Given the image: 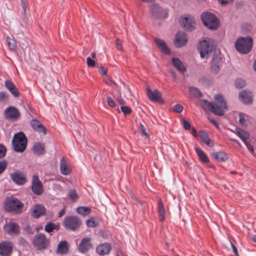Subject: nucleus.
Instances as JSON below:
<instances>
[{"label":"nucleus","mask_w":256,"mask_h":256,"mask_svg":"<svg viewBox=\"0 0 256 256\" xmlns=\"http://www.w3.org/2000/svg\"><path fill=\"white\" fill-rule=\"evenodd\" d=\"M174 110L177 113H180L183 110V106L180 104H176L174 106Z\"/></svg>","instance_id":"obj_51"},{"label":"nucleus","mask_w":256,"mask_h":256,"mask_svg":"<svg viewBox=\"0 0 256 256\" xmlns=\"http://www.w3.org/2000/svg\"><path fill=\"white\" fill-rule=\"evenodd\" d=\"M30 124L32 128L35 130L38 128H40L41 124H42L38 120L34 119H33L30 121Z\"/></svg>","instance_id":"obj_43"},{"label":"nucleus","mask_w":256,"mask_h":256,"mask_svg":"<svg viewBox=\"0 0 256 256\" xmlns=\"http://www.w3.org/2000/svg\"><path fill=\"white\" fill-rule=\"evenodd\" d=\"M147 94L148 98L152 102H158L161 98V93L157 90L152 91L150 89L147 88Z\"/></svg>","instance_id":"obj_23"},{"label":"nucleus","mask_w":256,"mask_h":256,"mask_svg":"<svg viewBox=\"0 0 256 256\" xmlns=\"http://www.w3.org/2000/svg\"><path fill=\"white\" fill-rule=\"evenodd\" d=\"M25 230H26L28 233H30L31 232V228L30 226H27L25 228Z\"/></svg>","instance_id":"obj_64"},{"label":"nucleus","mask_w":256,"mask_h":256,"mask_svg":"<svg viewBox=\"0 0 256 256\" xmlns=\"http://www.w3.org/2000/svg\"><path fill=\"white\" fill-rule=\"evenodd\" d=\"M12 244L10 241H3L0 242V256H10L12 252Z\"/></svg>","instance_id":"obj_13"},{"label":"nucleus","mask_w":256,"mask_h":256,"mask_svg":"<svg viewBox=\"0 0 256 256\" xmlns=\"http://www.w3.org/2000/svg\"><path fill=\"white\" fill-rule=\"evenodd\" d=\"M68 245L66 240L60 241L58 244L56 248V253L64 254L68 253Z\"/></svg>","instance_id":"obj_25"},{"label":"nucleus","mask_w":256,"mask_h":256,"mask_svg":"<svg viewBox=\"0 0 256 256\" xmlns=\"http://www.w3.org/2000/svg\"><path fill=\"white\" fill-rule=\"evenodd\" d=\"M76 211L78 214L82 216H86L90 213L91 210L89 207L80 206L77 208Z\"/></svg>","instance_id":"obj_33"},{"label":"nucleus","mask_w":256,"mask_h":256,"mask_svg":"<svg viewBox=\"0 0 256 256\" xmlns=\"http://www.w3.org/2000/svg\"><path fill=\"white\" fill-rule=\"evenodd\" d=\"M104 80L108 85L110 86L113 88L117 89L118 88V84L109 78L106 77L104 78Z\"/></svg>","instance_id":"obj_40"},{"label":"nucleus","mask_w":256,"mask_h":256,"mask_svg":"<svg viewBox=\"0 0 256 256\" xmlns=\"http://www.w3.org/2000/svg\"><path fill=\"white\" fill-rule=\"evenodd\" d=\"M246 85L245 81L242 79H237L235 82V86L236 88H242Z\"/></svg>","instance_id":"obj_42"},{"label":"nucleus","mask_w":256,"mask_h":256,"mask_svg":"<svg viewBox=\"0 0 256 256\" xmlns=\"http://www.w3.org/2000/svg\"><path fill=\"white\" fill-rule=\"evenodd\" d=\"M58 224L52 223V222H48L46 224L44 227V230L48 233L52 232L54 230H58Z\"/></svg>","instance_id":"obj_35"},{"label":"nucleus","mask_w":256,"mask_h":256,"mask_svg":"<svg viewBox=\"0 0 256 256\" xmlns=\"http://www.w3.org/2000/svg\"><path fill=\"white\" fill-rule=\"evenodd\" d=\"M199 134L200 138L202 140L205 144L208 146H210V139L208 137V134L203 130H200Z\"/></svg>","instance_id":"obj_34"},{"label":"nucleus","mask_w":256,"mask_h":256,"mask_svg":"<svg viewBox=\"0 0 256 256\" xmlns=\"http://www.w3.org/2000/svg\"><path fill=\"white\" fill-rule=\"evenodd\" d=\"M6 41L9 50L12 51L15 50L16 48V40L9 36H7Z\"/></svg>","instance_id":"obj_36"},{"label":"nucleus","mask_w":256,"mask_h":256,"mask_svg":"<svg viewBox=\"0 0 256 256\" xmlns=\"http://www.w3.org/2000/svg\"><path fill=\"white\" fill-rule=\"evenodd\" d=\"M214 48V45L212 40H204L202 41H200L198 48L200 57L208 58Z\"/></svg>","instance_id":"obj_6"},{"label":"nucleus","mask_w":256,"mask_h":256,"mask_svg":"<svg viewBox=\"0 0 256 256\" xmlns=\"http://www.w3.org/2000/svg\"><path fill=\"white\" fill-rule=\"evenodd\" d=\"M6 148L5 146L0 144V158H4L6 154Z\"/></svg>","instance_id":"obj_47"},{"label":"nucleus","mask_w":256,"mask_h":256,"mask_svg":"<svg viewBox=\"0 0 256 256\" xmlns=\"http://www.w3.org/2000/svg\"><path fill=\"white\" fill-rule=\"evenodd\" d=\"M150 11L152 16L156 18H166L168 16L167 10H162L158 5L156 4L152 5Z\"/></svg>","instance_id":"obj_10"},{"label":"nucleus","mask_w":256,"mask_h":256,"mask_svg":"<svg viewBox=\"0 0 256 256\" xmlns=\"http://www.w3.org/2000/svg\"><path fill=\"white\" fill-rule=\"evenodd\" d=\"M23 206V204L15 198H8L4 203V208L6 212L15 214L21 212Z\"/></svg>","instance_id":"obj_4"},{"label":"nucleus","mask_w":256,"mask_h":256,"mask_svg":"<svg viewBox=\"0 0 256 256\" xmlns=\"http://www.w3.org/2000/svg\"><path fill=\"white\" fill-rule=\"evenodd\" d=\"M8 95L4 92H0V102H7L8 100Z\"/></svg>","instance_id":"obj_44"},{"label":"nucleus","mask_w":256,"mask_h":256,"mask_svg":"<svg viewBox=\"0 0 256 256\" xmlns=\"http://www.w3.org/2000/svg\"><path fill=\"white\" fill-rule=\"evenodd\" d=\"M201 19L204 25L210 30H215L218 27V19L212 14L203 12L201 14Z\"/></svg>","instance_id":"obj_5"},{"label":"nucleus","mask_w":256,"mask_h":256,"mask_svg":"<svg viewBox=\"0 0 256 256\" xmlns=\"http://www.w3.org/2000/svg\"><path fill=\"white\" fill-rule=\"evenodd\" d=\"M18 244L22 246H26L28 242L23 238H20L18 240Z\"/></svg>","instance_id":"obj_55"},{"label":"nucleus","mask_w":256,"mask_h":256,"mask_svg":"<svg viewBox=\"0 0 256 256\" xmlns=\"http://www.w3.org/2000/svg\"><path fill=\"white\" fill-rule=\"evenodd\" d=\"M184 128L186 130H190L191 128L190 124L186 120H183L182 121Z\"/></svg>","instance_id":"obj_53"},{"label":"nucleus","mask_w":256,"mask_h":256,"mask_svg":"<svg viewBox=\"0 0 256 256\" xmlns=\"http://www.w3.org/2000/svg\"><path fill=\"white\" fill-rule=\"evenodd\" d=\"M60 169L61 174L63 175L67 176L70 173V168L68 166L67 161L64 158H62L60 160Z\"/></svg>","instance_id":"obj_24"},{"label":"nucleus","mask_w":256,"mask_h":256,"mask_svg":"<svg viewBox=\"0 0 256 256\" xmlns=\"http://www.w3.org/2000/svg\"><path fill=\"white\" fill-rule=\"evenodd\" d=\"M19 226L14 222H10L6 223L4 226V230L6 232L10 235H17L19 234Z\"/></svg>","instance_id":"obj_16"},{"label":"nucleus","mask_w":256,"mask_h":256,"mask_svg":"<svg viewBox=\"0 0 256 256\" xmlns=\"http://www.w3.org/2000/svg\"><path fill=\"white\" fill-rule=\"evenodd\" d=\"M116 48L119 50H122V44L120 42V41L118 39H116Z\"/></svg>","instance_id":"obj_60"},{"label":"nucleus","mask_w":256,"mask_h":256,"mask_svg":"<svg viewBox=\"0 0 256 256\" xmlns=\"http://www.w3.org/2000/svg\"><path fill=\"white\" fill-rule=\"evenodd\" d=\"M10 178L16 184L18 185L24 184L26 181L24 174L20 171H16L11 174Z\"/></svg>","instance_id":"obj_15"},{"label":"nucleus","mask_w":256,"mask_h":256,"mask_svg":"<svg viewBox=\"0 0 256 256\" xmlns=\"http://www.w3.org/2000/svg\"><path fill=\"white\" fill-rule=\"evenodd\" d=\"M208 118L210 120V121L217 128H219L218 123L216 122V120L210 118Z\"/></svg>","instance_id":"obj_61"},{"label":"nucleus","mask_w":256,"mask_h":256,"mask_svg":"<svg viewBox=\"0 0 256 256\" xmlns=\"http://www.w3.org/2000/svg\"><path fill=\"white\" fill-rule=\"evenodd\" d=\"M120 109L122 112L126 115L129 114L132 112L131 108L127 106L122 105L121 106Z\"/></svg>","instance_id":"obj_45"},{"label":"nucleus","mask_w":256,"mask_h":256,"mask_svg":"<svg viewBox=\"0 0 256 256\" xmlns=\"http://www.w3.org/2000/svg\"><path fill=\"white\" fill-rule=\"evenodd\" d=\"M195 150L200 160L204 163H207L209 162L208 158L204 152L200 148H196Z\"/></svg>","instance_id":"obj_32"},{"label":"nucleus","mask_w":256,"mask_h":256,"mask_svg":"<svg viewBox=\"0 0 256 256\" xmlns=\"http://www.w3.org/2000/svg\"><path fill=\"white\" fill-rule=\"evenodd\" d=\"M66 212V210L64 208L61 210L58 213V217H62Z\"/></svg>","instance_id":"obj_63"},{"label":"nucleus","mask_w":256,"mask_h":256,"mask_svg":"<svg viewBox=\"0 0 256 256\" xmlns=\"http://www.w3.org/2000/svg\"><path fill=\"white\" fill-rule=\"evenodd\" d=\"M172 63L174 66L180 72L184 73L186 72V68L179 58H173Z\"/></svg>","instance_id":"obj_26"},{"label":"nucleus","mask_w":256,"mask_h":256,"mask_svg":"<svg viewBox=\"0 0 256 256\" xmlns=\"http://www.w3.org/2000/svg\"><path fill=\"white\" fill-rule=\"evenodd\" d=\"M27 138L22 132L15 134L12 140L14 150L18 152H22L26 148Z\"/></svg>","instance_id":"obj_2"},{"label":"nucleus","mask_w":256,"mask_h":256,"mask_svg":"<svg viewBox=\"0 0 256 256\" xmlns=\"http://www.w3.org/2000/svg\"><path fill=\"white\" fill-rule=\"evenodd\" d=\"M4 84L6 88L8 90L10 93L15 97H18L19 96V92L15 88L12 83L8 80H6L4 82Z\"/></svg>","instance_id":"obj_28"},{"label":"nucleus","mask_w":256,"mask_h":256,"mask_svg":"<svg viewBox=\"0 0 256 256\" xmlns=\"http://www.w3.org/2000/svg\"><path fill=\"white\" fill-rule=\"evenodd\" d=\"M214 102L215 104H214L203 100L200 102V104L204 110H208L215 114L222 116L227 109L226 104L223 96L220 94L216 95L214 96Z\"/></svg>","instance_id":"obj_1"},{"label":"nucleus","mask_w":256,"mask_h":256,"mask_svg":"<svg viewBox=\"0 0 256 256\" xmlns=\"http://www.w3.org/2000/svg\"><path fill=\"white\" fill-rule=\"evenodd\" d=\"M252 46V40L250 36L240 38L235 43L236 50L244 54L248 53L250 50Z\"/></svg>","instance_id":"obj_3"},{"label":"nucleus","mask_w":256,"mask_h":256,"mask_svg":"<svg viewBox=\"0 0 256 256\" xmlns=\"http://www.w3.org/2000/svg\"><path fill=\"white\" fill-rule=\"evenodd\" d=\"M188 40L186 34L184 32H177L174 41V44L176 48H180L185 46Z\"/></svg>","instance_id":"obj_12"},{"label":"nucleus","mask_w":256,"mask_h":256,"mask_svg":"<svg viewBox=\"0 0 256 256\" xmlns=\"http://www.w3.org/2000/svg\"><path fill=\"white\" fill-rule=\"evenodd\" d=\"M181 25L186 30H191L194 28L195 21L190 16H182L180 20Z\"/></svg>","instance_id":"obj_11"},{"label":"nucleus","mask_w":256,"mask_h":256,"mask_svg":"<svg viewBox=\"0 0 256 256\" xmlns=\"http://www.w3.org/2000/svg\"><path fill=\"white\" fill-rule=\"evenodd\" d=\"M116 100L121 105H124L126 104V102L122 98L120 93L119 92V96L116 98Z\"/></svg>","instance_id":"obj_56"},{"label":"nucleus","mask_w":256,"mask_h":256,"mask_svg":"<svg viewBox=\"0 0 256 256\" xmlns=\"http://www.w3.org/2000/svg\"><path fill=\"white\" fill-rule=\"evenodd\" d=\"M32 190L34 193L37 195L40 194L42 192V186L38 177L34 175L32 180Z\"/></svg>","instance_id":"obj_14"},{"label":"nucleus","mask_w":256,"mask_h":256,"mask_svg":"<svg viewBox=\"0 0 256 256\" xmlns=\"http://www.w3.org/2000/svg\"><path fill=\"white\" fill-rule=\"evenodd\" d=\"M252 92L246 90H242L239 94L240 100L244 104L251 103L252 101Z\"/></svg>","instance_id":"obj_19"},{"label":"nucleus","mask_w":256,"mask_h":256,"mask_svg":"<svg viewBox=\"0 0 256 256\" xmlns=\"http://www.w3.org/2000/svg\"><path fill=\"white\" fill-rule=\"evenodd\" d=\"M212 156L216 160L224 162L228 160L227 154L223 152H217L212 154Z\"/></svg>","instance_id":"obj_27"},{"label":"nucleus","mask_w":256,"mask_h":256,"mask_svg":"<svg viewBox=\"0 0 256 256\" xmlns=\"http://www.w3.org/2000/svg\"><path fill=\"white\" fill-rule=\"evenodd\" d=\"M81 224L80 218L76 216H68L64 219L63 226L67 230L74 231L78 228Z\"/></svg>","instance_id":"obj_7"},{"label":"nucleus","mask_w":256,"mask_h":256,"mask_svg":"<svg viewBox=\"0 0 256 256\" xmlns=\"http://www.w3.org/2000/svg\"><path fill=\"white\" fill-rule=\"evenodd\" d=\"M7 166L8 163L6 160H2L0 161V174L4 171L7 167Z\"/></svg>","instance_id":"obj_46"},{"label":"nucleus","mask_w":256,"mask_h":256,"mask_svg":"<svg viewBox=\"0 0 256 256\" xmlns=\"http://www.w3.org/2000/svg\"><path fill=\"white\" fill-rule=\"evenodd\" d=\"M32 243L37 249L42 250L48 245L49 240L46 238L44 234H39L35 236Z\"/></svg>","instance_id":"obj_8"},{"label":"nucleus","mask_w":256,"mask_h":256,"mask_svg":"<svg viewBox=\"0 0 256 256\" xmlns=\"http://www.w3.org/2000/svg\"><path fill=\"white\" fill-rule=\"evenodd\" d=\"M22 6V12L24 14H26L27 10V7L28 6V2L26 0H21Z\"/></svg>","instance_id":"obj_48"},{"label":"nucleus","mask_w":256,"mask_h":256,"mask_svg":"<svg viewBox=\"0 0 256 256\" xmlns=\"http://www.w3.org/2000/svg\"><path fill=\"white\" fill-rule=\"evenodd\" d=\"M248 116L243 113L239 114V122L240 125L243 126H246L248 124Z\"/></svg>","instance_id":"obj_37"},{"label":"nucleus","mask_w":256,"mask_h":256,"mask_svg":"<svg viewBox=\"0 0 256 256\" xmlns=\"http://www.w3.org/2000/svg\"><path fill=\"white\" fill-rule=\"evenodd\" d=\"M106 100L109 106L114 108L116 106V102L110 96H107Z\"/></svg>","instance_id":"obj_50"},{"label":"nucleus","mask_w":256,"mask_h":256,"mask_svg":"<svg viewBox=\"0 0 256 256\" xmlns=\"http://www.w3.org/2000/svg\"><path fill=\"white\" fill-rule=\"evenodd\" d=\"M230 244H231V246H232L233 252H234V254H236V256H238V252L236 247L234 245V244L232 242H230Z\"/></svg>","instance_id":"obj_59"},{"label":"nucleus","mask_w":256,"mask_h":256,"mask_svg":"<svg viewBox=\"0 0 256 256\" xmlns=\"http://www.w3.org/2000/svg\"><path fill=\"white\" fill-rule=\"evenodd\" d=\"M4 115L6 119L14 121L19 118L20 114L17 108L10 106L4 110Z\"/></svg>","instance_id":"obj_9"},{"label":"nucleus","mask_w":256,"mask_h":256,"mask_svg":"<svg viewBox=\"0 0 256 256\" xmlns=\"http://www.w3.org/2000/svg\"><path fill=\"white\" fill-rule=\"evenodd\" d=\"M99 72L103 76H106V75L107 70H106V69L104 68L102 66L100 67V68H99Z\"/></svg>","instance_id":"obj_58"},{"label":"nucleus","mask_w":256,"mask_h":256,"mask_svg":"<svg viewBox=\"0 0 256 256\" xmlns=\"http://www.w3.org/2000/svg\"><path fill=\"white\" fill-rule=\"evenodd\" d=\"M219 0V2L221 4H226L230 2H232L233 0Z\"/></svg>","instance_id":"obj_62"},{"label":"nucleus","mask_w":256,"mask_h":256,"mask_svg":"<svg viewBox=\"0 0 256 256\" xmlns=\"http://www.w3.org/2000/svg\"><path fill=\"white\" fill-rule=\"evenodd\" d=\"M244 144H246L247 148L251 152H253L254 151V148L253 146L250 144L249 142H248V141H246L244 142Z\"/></svg>","instance_id":"obj_57"},{"label":"nucleus","mask_w":256,"mask_h":256,"mask_svg":"<svg viewBox=\"0 0 256 256\" xmlns=\"http://www.w3.org/2000/svg\"><path fill=\"white\" fill-rule=\"evenodd\" d=\"M112 250V246L108 243L99 244L96 248V252L100 256L108 254Z\"/></svg>","instance_id":"obj_18"},{"label":"nucleus","mask_w":256,"mask_h":256,"mask_svg":"<svg viewBox=\"0 0 256 256\" xmlns=\"http://www.w3.org/2000/svg\"><path fill=\"white\" fill-rule=\"evenodd\" d=\"M222 62V60L220 58L214 57L213 58L211 64H210V70L214 74H218L220 71V66Z\"/></svg>","instance_id":"obj_21"},{"label":"nucleus","mask_w":256,"mask_h":256,"mask_svg":"<svg viewBox=\"0 0 256 256\" xmlns=\"http://www.w3.org/2000/svg\"><path fill=\"white\" fill-rule=\"evenodd\" d=\"M236 134L244 142L247 140V139L249 138V134L244 130H242L240 128H236L235 129Z\"/></svg>","instance_id":"obj_30"},{"label":"nucleus","mask_w":256,"mask_h":256,"mask_svg":"<svg viewBox=\"0 0 256 256\" xmlns=\"http://www.w3.org/2000/svg\"><path fill=\"white\" fill-rule=\"evenodd\" d=\"M140 130L141 132L144 135L146 136H148V130L147 128L142 124H140Z\"/></svg>","instance_id":"obj_49"},{"label":"nucleus","mask_w":256,"mask_h":256,"mask_svg":"<svg viewBox=\"0 0 256 256\" xmlns=\"http://www.w3.org/2000/svg\"><path fill=\"white\" fill-rule=\"evenodd\" d=\"M46 208L41 204H37L34 208L32 212V216L34 218H38L45 214Z\"/></svg>","instance_id":"obj_22"},{"label":"nucleus","mask_w":256,"mask_h":256,"mask_svg":"<svg viewBox=\"0 0 256 256\" xmlns=\"http://www.w3.org/2000/svg\"><path fill=\"white\" fill-rule=\"evenodd\" d=\"M86 63L88 66L94 67L96 66L95 61L92 58H91L90 57L87 58Z\"/></svg>","instance_id":"obj_52"},{"label":"nucleus","mask_w":256,"mask_h":256,"mask_svg":"<svg viewBox=\"0 0 256 256\" xmlns=\"http://www.w3.org/2000/svg\"><path fill=\"white\" fill-rule=\"evenodd\" d=\"M158 214L160 221L163 222L165 219V210L161 200H158Z\"/></svg>","instance_id":"obj_29"},{"label":"nucleus","mask_w":256,"mask_h":256,"mask_svg":"<svg viewBox=\"0 0 256 256\" xmlns=\"http://www.w3.org/2000/svg\"><path fill=\"white\" fill-rule=\"evenodd\" d=\"M86 224L88 227L94 228L98 226V223L94 218H92L86 221Z\"/></svg>","instance_id":"obj_39"},{"label":"nucleus","mask_w":256,"mask_h":256,"mask_svg":"<svg viewBox=\"0 0 256 256\" xmlns=\"http://www.w3.org/2000/svg\"><path fill=\"white\" fill-rule=\"evenodd\" d=\"M189 92L192 95L197 98H200L202 95L200 91L198 88L194 87L190 88H189Z\"/></svg>","instance_id":"obj_38"},{"label":"nucleus","mask_w":256,"mask_h":256,"mask_svg":"<svg viewBox=\"0 0 256 256\" xmlns=\"http://www.w3.org/2000/svg\"><path fill=\"white\" fill-rule=\"evenodd\" d=\"M44 144L38 142L33 146L34 153L38 156L41 155L44 153Z\"/></svg>","instance_id":"obj_31"},{"label":"nucleus","mask_w":256,"mask_h":256,"mask_svg":"<svg viewBox=\"0 0 256 256\" xmlns=\"http://www.w3.org/2000/svg\"><path fill=\"white\" fill-rule=\"evenodd\" d=\"M154 42L158 49L162 52L166 54H170V50L164 40L156 38L155 39Z\"/></svg>","instance_id":"obj_20"},{"label":"nucleus","mask_w":256,"mask_h":256,"mask_svg":"<svg viewBox=\"0 0 256 256\" xmlns=\"http://www.w3.org/2000/svg\"><path fill=\"white\" fill-rule=\"evenodd\" d=\"M36 130L42 135H46V129L42 124H41L40 128H38L36 129Z\"/></svg>","instance_id":"obj_54"},{"label":"nucleus","mask_w":256,"mask_h":256,"mask_svg":"<svg viewBox=\"0 0 256 256\" xmlns=\"http://www.w3.org/2000/svg\"><path fill=\"white\" fill-rule=\"evenodd\" d=\"M68 198L74 201H75L78 198V195L74 190H70L68 194Z\"/></svg>","instance_id":"obj_41"},{"label":"nucleus","mask_w":256,"mask_h":256,"mask_svg":"<svg viewBox=\"0 0 256 256\" xmlns=\"http://www.w3.org/2000/svg\"><path fill=\"white\" fill-rule=\"evenodd\" d=\"M92 248V244L90 242V238H85L82 240L78 245V250L81 253H84L88 252Z\"/></svg>","instance_id":"obj_17"}]
</instances>
